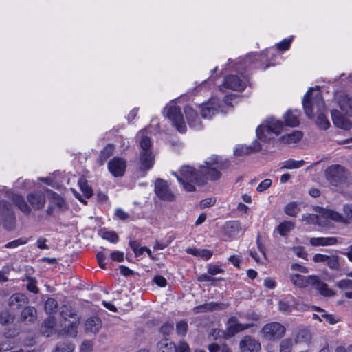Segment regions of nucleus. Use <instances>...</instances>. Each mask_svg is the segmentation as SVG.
I'll return each mask as SVG.
<instances>
[{
  "instance_id": "69168bd1",
  "label": "nucleus",
  "mask_w": 352,
  "mask_h": 352,
  "mask_svg": "<svg viewBox=\"0 0 352 352\" xmlns=\"http://www.w3.org/2000/svg\"><path fill=\"white\" fill-rule=\"evenodd\" d=\"M216 202V199L212 197L206 198L200 201V207L205 208L213 206Z\"/></svg>"
},
{
  "instance_id": "a19ab883",
  "label": "nucleus",
  "mask_w": 352,
  "mask_h": 352,
  "mask_svg": "<svg viewBox=\"0 0 352 352\" xmlns=\"http://www.w3.org/2000/svg\"><path fill=\"white\" fill-rule=\"evenodd\" d=\"M74 348L72 343L63 342L58 344L52 352H73Z\"/></svg>"
},
{
  "instance_id": "9b49d317",
  "label": "nucleus",
  "mask_w": 352,
  "mask_h": 352,
  "mask_svg": "<svg viewBox=\"0 0 352 352\" xmlns=\"http://www.w3.org/2000/svg\"><path fill=\"white\" fill-rule=\"evenodd\" d=\"M155 192L162 200L173 201L174 194L170 191L167 182L162 179H157L155 182Z\"/></svg>"
},
{
  "instance_id": "473e14b6",
  "label": "nucleus",
  "mask_w": 352,
  "mask_h": 352,
  "mask_svg": "<svg viewBox=\"0 0 352 352\" xmlns=\"http://www.w3.org/2000/svg\"><path fill=\"white\" fill-rule=\"evenodd\" d=\"M175 344L165 338L157 343V349L160 352H174Z\"/></svg>"
},
{
  "instance_id": "a878e982",
  "label": "nucleus",
  "mask_w": 352,
  "mask_h": 352,
  "mask_svg": "<svg viewBox=\"0 0 352 352\" xmlns=\"http://www.w3.org/2000/svg\"><path fill=\"white\" fill-rule=\"evenodd\" d=\"M316 280L313 284V287L319 291L320 294L324 296H332L335 294L333 290L329 288L327 284L322 282L319 277L316 276Z\"/></svg>"
},
{
  "instance_id": "4be33fe9",
  "label": "nucleus",
  "mask_w": 352,
  "mask_h": 352,
  "mask_svg": "<svg viewBox=\"0 0 352 352\" xmlns=\"http://www.w3.org/2000/svg\"><path fill=\"white\" fill-rule=\"evenodd\" d=\"M154 155L152 152L140 153V168L142 170H148L154 164Z\"/></svg>"
},
{
  "instance_id": "bf43d9fd",
  "label": "nucleus",
  "mask_w": 352,
  "mask_h": 352,
  "mask_svg": "<svg viewBox=\"0 0 352 352\" xmlns=\"http://www.w3.org/2000/svg\"><path fill=\"white\" fill-rule=\"evenodd\" d=\"M292 43V38H285L277 44V48L279 50H287L289 48Z\"/></svg>"
},
{
  "instance_id": "6e6d98bb",
  "label": "nucleus",
  "mask_w": 352,
  "mask_h": 352,
  "mask_svg": "<svg viewBox=\"0 0 352 352\" xmlns=\"http://www.w3.org/2000/svg\"><path fill=\"white\" fill-rule=\"evenodd\" d=\"M174 352H190L189 345L184 341H180L175 346Z\"/></svg>"
},
{
  "instance_id": "37998d69",
  "label": "nucleus",
  "mask_w": 352,
  "mask_h": 352,
  "mask_svg": "<svg viewBox=\"0 0 352 352\" xmlns=\"http://www.w3.org/2000/svg\"><path fill=\"white\" fill-rule=\"evenodd\" d=\"M101 237L111 243H116L118 241V235L113 231H102Z\"/></svg>"
},
{
  "instance_id": "f257e3e1",
  "label": "nucleus",
  "mask_w": 352,
  "mask_h": 352,
  "mask_svg": "<svg viewBox=\"0 0 352 352\" xmlns=\"http://www.w3.org/2000/svg\"><path fill=\"white\" fill-rule=\"evenodd\" d=\"M318 89L319 87L316 86L307 92L302 100V105L305 114L309 118H314V111L316 110L318 115L315 120L316 124L320 129H327L330 124L325 116L324 103Z\"/></svg>"
},
{
  "instance_id": "58836bf2",
  "label": "nucleus",
  "mask_w": 352,
  "mask_h": 352,
  "mask_svg": "<svg viewBox=\"0 0 352 352\" xmlns=\"http://www.w3.org/2000/svg\"><path fill=\"white\" fill-rule=\"evenodd\" d=\"M78 185L85 197L90 198L93 195V190L88 185L87 181L85 179L82 178L79 179Z\"/></svg>"
},
{
  "instance_id": "ddd939ff",
  "label": "nucleus",
  "mask_w": 352,
  "mask_h": 352,
  "mask_svg": "<svg viewBox=\"0 0 352 352\" xmlns=\"http://www.w3.org/2000/svg\"><path fill=\"white\" fill-rule=\"evenodd\" d=\"M126 168V162L119 157H114L108 163V169L114 177L123 176Z\"/></svg>"
},
{
  "instance_id": "6ab92c4d",
  "label": "nucleus",
  "mask_w": 352,
  "mask_h": 352,
  "mask_svg": "<svg viewBox=\"0 0 352 352\" xmlns=\"http://www.w3.org/2000/svg\"><path fill=\"white\" fill-rule=\"evenodd\" d=\"M184 112L190 127L195 130L201 129V122L197 112L191 107L189 106L185 107Z\"/></svg>"
},
{
  "instance_id": "1a4fd4ad",
  "label": "nucleus",
  "mask_w": 352,
  "mask_h": 352,
  "mask_svg": "<svg viewBox=\"0 0 352 352\" xmlns=\"http://www.w3.org/2000/svg\"><path fill=\"white\" fill-rule=\"evenodd\" d=\"M253 326L252 323L243 324L239 322L236 317H230L226 323V329L223 332V336L226 338H232L235 334L245 330Z\"/></svg>"
},
{
  "instance_id": "4d7b16f0",
  "label": "nucleus",
  "mask_w": 352,
  "mask_h": 352,
  "mask_svg": "<svg viewBox=\"0 0 352 352\" xmlns=\"http://www.w3.org/2000/svg\"><path fill=\"white\" fill-rule=\"evenodd\" d=\"M271 186L272 180L270 179H265L258 184L256 190L261 192L268 189Z\"/></svg>"
},
{
  "instance_id": "20e7f679",
  "label": "nucleus",
  "mask_w": 352,
  "mask_h": 352,
  "mask_svg": "<svg viewBox=\"0 0 352 352\" xmlns=\"http://www.w3.org/2000/svg\"><path fill=\"white\" fill-rule=\"evenodd\" d=\"M172 174L177 177L178 182L183 186L186 191H195V187L193 184L199 185V178H201L199 170L195 171L192 167L184 166L180 169V175H178L175 172H173Z\"/></svg>"
},
{
  "instance_id": "c9c22d12",
  "label": "nucleus",
  "mask_w": 352,
  "mask_h": 352,
  "mask_svg": "<svg viewBox=\"0 0 352 352\" xmlns=\"http://www.w3.org/2000/svg\"><path fill=\"white\" fill-rule=\"evenodd\" d=\"M284 211L288 216L296 217L300 212V208L296 202L292 201L285 206Z\"/></svg>"
},
{
  "instance_id": "f3484780",
  "label": "nucleus",
  "mask_w": 352,
  "mask_h": 352,
  "mask_svg": "<svg viewBox=\"0 0 352 352\" xmlns=\"http://www.w3.org/2000/svg\"><path fill=\"white\" fill-rule=\"evenodd\" d=\"M336 97L342 111L348 116H352V96L344 93H338Z\"/></svg>"
},
{
  "instance_id": "f8f14e48",
  "label": "nucleus",
  "mask_w": 352,
  "mask_h": 352,
  "mask_svg": "<svg viewBox=\"0 0 352 352\" xmlns=\"http://www.w3.org/2000/svg\"><path fill=\"white\" fill-rule=\"evenodd\" d=\"M79 319L74 315H69V318H65L63 325V329L60 333L70 337H76L78 333V325Z\"/></svg>"
},
{
  "instance_id": "864d4df0",
  "label": "nucleus",
  "mask_w": 352,
  "mask_h": 352,
  "mask_svg": "<svg viewBox=\"0 0 352 352\" xmlns=\"http://www.w3.org/2000/svg\"><path fill=\"white\" fill-rule=\"evenodd\" d=\"M234 152V155L236 156L245 155H248V154L252 153L250 149V147H248V146H244V145L237 146V147L235 148Z\"/></svg>"
},
{
  "instance_id": "5fc2aeb1",
  "label": "nucleus",
  "mask_w": 352,
  "mask_h": 352,
  "mask_svg": "<svg viewBox=\"0 0 352 352\" xmlns=\"http://www.w3.org/2000/svg\"><path fill=\"white\" fill-rule=\"evenodd\" d=\"M173 330V322H166L164 323L160 329V332L163 334L164 337L168 336L170 333Z\"/></svg>"
},
{
  "instance_id": "0e129e2a",
  "label": "nucleus",
  "mask_w": 352,
  "mask_h": 352,
  "mask_svg": "<svg viewBox=\"0 0 352 352\" xmlns=\"http://www.w3.org/2000/svg\"><path fill=\"white\" fill-rule=\"evenodd\" d=\"M25 243H26V241L23 240L21 239H19L14 240L11 242L6 243L5 245V247L6 248H15L18 247L19 245H23Z\"/></svg>"
},
{
  "instance_id": "603ef678",
  "label": "nucleus",
  "mask_w": 352,
  "mask_h": 352,
  "mask_svg": "<svg viewBox=\"0 0 352 352\" xmlns=\"http://www.w3.org/2000/svg\"><path fill=\"white\" fill-rule=\"evenodd\" d=\"M14 320V316L12 314H10L8 311H2L0 314V322L2 324H9L12 322Z\"/></svg>"
},
{
  "instance_id": "f03ea898",
  "label": "nucleus",
  "mask_w": 352,
  "mask_h": 352,
  "mask_svg": "<svg viewBox=\"0 0 352 352\" xmlns=\"http://www.w3.org/2000/svg\"><path fill=\"white\" fill-rule=\"evenodd\" d=\"M228 162L217 155H212L199 166L201 178H199V185H203L208 180H217L221 177V170L228 167Z\"/></svg>"
},
{
  "instance_id": "a18cd8bd",
  "label": "nucleus",
  "mask_w": 352,
  "mask_h": 352,
  "mask_svg": "<svg viewBox=\"0 0 352 352\" xmlns=\"http://www.w3.org/2000/svg\"><path fill=\"white\" fill-rule=\"evenodd\" d=\"M210 352H232L227 344L219 345L216 343L210 344L208 346Z\"/></svg>"
},
{
  "instance_id": "c03bdc74",
  "label": "nucleus",
  "mask_w": 352,
  "mask_h": 352,
  "mask_svg": "<svg viewBox=\"0 0 352 352\" xmlns=\"http://www.w3.org/2000/svg\"><path fill=\"white\" fill-rule=\"evenodd\" d=\"M58 307V302L54 298H48L45 304V309L47 314H52L56 312Z\"/></svg>"
},
{
  "instance_id": "7ed1b4c3",
  "label": "nucleus",
  "mask_w": 352,
  "mask_h": 352,
  "mask_svg": "<svg viewBox=\"0 0 352 352\" xmlns=\"http://www.w3.org/2000/svg\"><path fill=\"white\" fill-rule=\"evenodd\" d=\"M26 198L30 205L25 198L19 194H14L11 197L13 204L25 215L31 213L32 208L34 210L43 208L46 201L45 196L41 191L30 192L28 194Z\"/></svg>"
},
{
  "instance_id": "e2e57ef3",
  "label": "nucleus",
  "mask_w": 352,
  "mask_h": 352,
  "mask_svg": "<svg viewBox=\"0 0 352 352\" xmlns=\"http://www.w3.org/2000/svg\"><path fill=\"white\" fill-rule=\"evenodd\" d=\"M278 307L280 311H281L283 313L288 314L291 312L293 309L292 306L288 305L285 301H280L278 303Z\"/></svg>"
},
{
  "instance_id": "b1692460",
  "label": "nucleus",
  "mask_w": 352,
  "mask_h": 352,
  "mask_svg": "<svg viewBox=\"0 0 352 352\" xmlns=\"http://www.w3.org/2000/svg\"><path fill=\"white\" fill-rule=\"evenodd\" d=\"M336 237H313L309 240V243L312 246H327L337 243Z\"/></svg>"
},
{
  "instance_id": "f704fd0d",
  "label": "nucleus",
  "mask_w": 352,
  "mask_h": 352,
  "mask_svg": "<svg viewBox=\"0 0 352 352\" xmlns=\"http://www.w3.org/2000/svg\"><path fill=\"white\" fill-rule=\"evenodd\" d=\"M294 228V224L289 221H285L280 223L278 227L277 230L280 236H286Z\"/></svg>"
},
{
  "instance_id": "ea45409f",
  "label": "nucleus",
  "mask_w": 352,
  "mask_h": 352,
  "mask_svg": "<svg viewBox=\"0 0 352 352\" xmlns=\"http://www.w3.org/2000/svg\"><path fill=\"white\" fill-rule=\"evenodd\" d=\"M293 340L287 338L282 340L279 344V352H292Z\"/></svg>"
},
{
  "instance_id": "c85d7f7f",
  "label": "nucleus",
  "mask_w": 352,
  "mask_h": 352,
  "mask_svg": "<svg viewBox=\"0 0 352 352\" xmlns=\"http://www.w3.org/2000/svg\"><path fill=\"white\" fill-rule=\"evenodd\" d=\"M299 112L298 111H292L289 110L284 116V120L287 126L295 127L299 124Z\"/></svg>"
},
{
  "instance_id": "de8ad7c7",
  "label": "nucleus",
  "mask_w": 352,
  "mask_h": 352,
  "mask_svg": "<svg viewBox=\"0 0 352 352\" xmlns=\"http://www.w3.org/2000/svg\"><path fill=\"white\" fill-rule=\"evenodd\" d=\"M216 111L217 109L214 107L206 104L202 107L201 114L204 118H211Z\"/></svg>"
},
{
  "instance_id": "338daca9",
  "label": "nucleus",
  "mask_w": 352,
  "mask_h": 352,
  "mask_svg": "<svg viewBox=\"0 0 352 352\" xmlns=\"http://www.w3.org/2000/svg\"><path fill=\"white\" fill-rule=\"evenodd\" d=\"M110 258L115 261L121 262L124 260V253L120 251H114L110 254Z\"/></svg>"
},
{
  "instance_id": "680f3d73",
  "label": "nucleus",
  "mask_w": 352,
  "mask_h": 352,
  "mask_svg": "<svg viewBox=\"0 0 352 352\" xmlns=\"http://www.w3.org/2000/svg\"><path fill=\"white\" fill-rule=\"evenodd\" d=\"M292 250L298 257L305 258L307 256V252H305L304 248L301 246L294 247L292 248Z\"/></svg>"
},
{
  "instance_id": "5701e85b",
  "label": "nucleus",
  "mask_w": 352,
  "mask_h": 352,
  "mask_svg": "<svg viewBox=\"0 0 352 352\" xmlns=\"http://www.w3.org/2000/svg\"><path fill=\"white\" fill-rule=\"evenodd\" d=\"M101 327L102 321L96 316L87 318L85 322V329L87 333H96Z\"/></svg>"
},
{
  "instance_id": "e433bc0d",
  "label": "nucleus",
  "mask_w": 352,
  "mask_h": 352,
  "mask_svg": "<svg viewBox=\"0 0 352 352\" xmlns=\"http://www.w3.org/2000/svg\"><path fill=\"white\" fill-rule=\"evenodd\" d=\"M305 164L304 160L296 161L294 160H289L283 163L280 166L282 169H294L302 167Z\"/></svg>"
},
{
  "instance_id": "39448f33",
  "label": "nucleus",
  "mask_w": 352,
  "mask_h": 352,
  "mask_svg": "<svg viewBox=\"0 0 352 352\" xmlns=\"http://www.w3.org/2000/svg\"><path fill=\"white\" fill-rule=\"evenodd\" d=\"M283 124L280 120L274 118H269L265 124H261L256 129L257 138L263 142H267L273 138V135H278L283 130Z\"/></svg>"
},
{
  "instance_id": "cd10ccee",
  "label": "nucleus",
  "mask_w": 352,
  "mask_h": 352,
  "mask_svg": "<svg viewBox=\"0 0 352 352\" xmlns=\"http://www.w3.org/2000/svg\"><path fill=\"white\" fill-rule=\"evenodd\" d=\"M302 138V133L300 131H294L290 133H287L281 136L279 140L285 144H294L300 140Z\"/></svg>"
},
{
  "instance_id": "412c9836",
  "label": "nucleus",
  "mask_w": 352,
  "mask_h": 352,
  "mask_svg": "<svg viewBox=\"0 0 352 352\" xmlns=\"http://www.w3.org/2000/svg\"><path fill=\"white\" fill-rule=\"evenodd\" d=\"M228 307L227 304L225 303H217L214 302H210L208 303H204L203 305H200L194 307L193 311L195 314L198 313H204L207 311H212L215 310H223L226 309Z\"/></svg>"
},
{
  "instance_id": "09e8293b",
  "label": "nucleus",
  "mask_w": 352,
  "mask_h": 352,
  "mask_svg": "<svg viewBox=\"0 0 352 352\" xmlns=\"http://www.w3.org/2000/svg\"><path fill=\"white\" fill-rule=\"evenodd\" d=\"M140 146L141 148L140 153L144 152H151V142L149 138L147 136H142L140 141Z\"/></svg>"
},
{
  "instance_id": "9d476101",
  "label": "nucleus",
  "mask_w": 352,
  "mask_h": 352,
  "mask_svg": "<svg viewBox=\"0 0 352 352\" xmlns=\"http://www.w3.org/2000/svg\"><path fill=\"white\" fill-rule=\"evenodd\" d=\"M14 213L10 204L6 201H0V221H5L4 226L8 230H12L14 226Z\"/></svg>"
},
{
  "instance_id": "4468645a",
  "label": "nucleus",
  "mask_w": 352,
  "mask_h": 352,
  "mask_svg": "<svg viewBox=\"0 0 352 352\" xmlns=\"http://www.w3.org/2000/svg\"><path fill=\"white\" fill-rule=\"evenodd\" d=\"M289 280L293 285L299 288H304L309 285L313 286L314 281H316V276H305L299 274H290Z\"/></svg>"
},
{
  "instance_id": "3c124183",
  "label": "nucleus",
  "mask_w": 352,
  "mask_h": 352,
  "mask_svg": "<svg viewBox=\"0 0 352 352\" xmlns=\"http://www.w3.org/2000/svg\"><path fill=\"white\" fill-rule=\"evenodd\" d=\"M26 279L28 280L27 289L30 292L36 294L38 292V289L36 286V280L34 278L27 276Z\"/></svg>"
},
{
  "instance_id": "bb28decb",
  "label": "nucleus",
  "mask_w": 352,
  "mask_h": 352,
  "mask_svg": "<svg viewBox=\"0 0 352 352\" xmlns=\"http://www.w3.org/2000/svg\"><path fill=\"white\" fill-rule=\"evenodd\" d=\"M28 302L27 297L21 293L13 294L10 297L8 304L10 307H16V309L20 308Z\"/></svg>"
},
{
  "instance_id": "a211bd4d",
  "label": "nucleus",
  "mask_w": 352,
  "mask_h": 352,
  "mask_svg": "<svg viewBox=\"0 0 352 352\" xmlns=\"http://www.w3.org/2000/svg\"><path fill=\"white\" fill-rule=\"evenodd\" d=\"M223 86L226 88L242 91L245 87V83L236 75H230L225 78Z\"/></svg>"
},
{
  "instance_id": "423d86ee",
  "label": "nucleus",
  "mask_w": 352,
  "mask_h": 352,
  "mask_svg": "<svg viewBox=\"0 0 352 352\" xmlns=\"http://www.w3.org/2000/svg\"><path fill=\"white\" fill-rule=\"evenodd\" d=\"M286 333V327L278 322H271L265 324L261 334L263 339L268 341H278L283 338Z\"/></svg>"
},
{
  "instance_id": "6e6552de",
  "label": "nucleus",
  "mask_w": 352,
  "mask_h": 352,
  "mask_svg": "<svg viewBox=\"0 0 352 352\" xmlns=\"http://www.w3.org/2000/svg\"><path fill=\"white\" fill-rule=\"evenodd\" d=\"M324 173L327 180L335 186H339L346 179L345 169L339 164L329 166Z\"/></svg>"
},
{
  "instance_id": "dca6fc26",
  "label": "nucleus",
  "mask_w": 352,
  "mask_h": 352,
  "mask_svg": "<svg viewBox=\"0 0 352 352\" xmlns=\"http://www.w3.org/2000/svg\"><path fill=\"white\" fill-rule=\"evenodd\" d=\"M239 345L243 351L258 352L261 349L260 342L250 336H245Z\"/></svg>"
},
{
  "instance_id": "4c0bfd02",
  "label": "nucleus",
  "mask_w": 352,
  "mask_h": 352,
  "mask_svg": "<svg viewBox=\"0 0 352 352\" xmlns=\"http://www.w3.org/2000/svg\"><path fill=\"white\" fill-rule=\"evenodd\" d=\"M56 322L55 319L53 316H50L47 319H46L44 322L43 328L46 329V330H43V333L46 335V336H50L52 334Z\"/></svg>"
},
{
  "instance_id": "49530a36",
  "label": "nucleus",
  "mask_w": 352,
  "mask_h": 352,
  "mask_svg": "<svg viewBox=\"0 0 352 352\" xmlns=\"http://www.w3.org/2000/svg\"><path fill=\"white\" fill-rule=\"evenodd\" d=\"M129 246L133 251L135 256L142 255L146 250V247H140V243L137 241H131L129 242Z\"/></svg>"
},
{
  "instance_id": "72a5a7b5",
  "label": "nucleus",
  "mask_w": 352,
  "mask_h": 352,
  "mask_svg": "<svg viewBox=\"0 0 352 352\" xmlns=\"http://www.w3.org/2000/svg\"><path fill=\"white\" fill-rule=\"evenodd\" d=\"M115 147L113 144H107L101 151L99 156L100 165H102L110 157L114 151Z\"/></svg>"
},
{
  "instance_id": "774afa93",
  "label": "nucleus",
  "mask_w": 352,
  "mask_h": 352,
  "mask_svg": "<svg viewBox=\"0 0 352 352\" xmlns=\"http://www.w3.org/2000/svg\"><path fill=\"white\" fill-rule=\"evenodd\" d=\"M343 212L346 218L352 221V204H346L343 206Z\"/></svg>"
},
{
  "instance_id": "13d9d810",
  "label": "nucleus",
  "mask_w": 352,
  "mask_h": 352,
  "mask_svg": "<svg viewBox=\"0 0 352 352\" xmlns=\"http://www.w3.org/2000/svg\"><path fill=\"white\" fill-rule=\"evenodd\" d=\"M188 324L184 321H180L176 324L177 333L179 335H184L187 331Z\"/></svg>"
},
{
  "instance_id": "aec40b11",
  "label": "nucleus",
  "mask_w": 352,
  "mask_h": 352,
  "mask_svg": "<svg viewBox=\"0 0 352 352\" xmlns=\"http://www.w3.org/2000/svg\"><path fill=\"white\" fill-rule=\"evenodd\" d=\"M331 118L333 124L344 130H349L351 127V123L344 116H343L339 111L338 110H332L331 111Z\"/></svg>"
},
{
  "instance_id": "8fccbe9b",
  "label": "nucleus",
  "mask_w": 352,
  "mask_h": 352,
  "mask_svg": "<svg viewBox=\"0 0 352 352\" xmlns=\"http://www.w3.org/2000/svg\"><path fill=\"white\" fill-rule=\"evenodd\" d=\"M207 272L210 275L214 276L223 273L224 270L221 265L210 263L207 265Z\"/></svg>"
},
{
  "instance_id": "79ce46f5",
  "label": "nucleus",
  "mask_w": 352,
  "mask_h": 352,
  "mask_svg": "<svg viewBox=\"0 0 352 352\" xmlns=\"http://www.w3.org/2000/svg\"><path fill=\"white\" fill-rule=\"evenodd\" d=\"M339 256L338 255L329 256L327 260V266L333 270H340Z\"/></svg>"
},
{
  "instance_id": "393cba45",
  "label": "nucleus",
  "mask_w": 352,
  "mask_h": 352,
  "mask_svg": "<svg viewBox=\"0 0 352 352\" xmlns=\"http://www.w3.org/2000/svg\"><path fill=\"white\" fill-rule=\"evenodd\" d=\"M223 230L228 236H234L241 230L240 223L238 221H227L223 226Z\"/></svg>"
},
{
  "instance_id": "2eb2a0df",
  "label": "nucleus",
  "mask_w": 352,
  "mask_h": 352,
  "mask_svg": "<svg viewBox=\"0 0 352 352\" xmlns=\"http://www.w3.org/2000/svg\"><path fill=\"white\" fill-rule=\"evenodd\" d=\"M314 211L318 214H320L321 217L326 220L329 219L340 223L346 222L345 218L342 214L336 211L329 209H325L320 206H316L314 208Z\"/></svg>"
},
{
  "instance_id": "052dcab7",
  "label": "nucleus",
  "mask_w": 352,
  "mask_h": 352,
  "mask_svg": "<svg viewBox=\"0 0 352 352\" xmlns=\"http://www.w3.org/2000/svg\"><path fill=\"white\" fill-rule=\"evenodd\" d=\"M243 317L249 322L248 323H252L253 324H254V322L259 320L258 315L256 314L254 311H250V312L245 314L243 316Z\"/></svg>"
},
{
  "instance_id": "0eeeda50",
  "label": "nucleus",
  "mask_w": 352,
  "mask_h": 352,
  "mask_svg": "<svg viewBox=\"0 0 352 352\" xmlns=\"http://www.w3.org/2000/svg\"><path fill=\"white\" fill-rule=\"evenodd\" d=\"M166 116L179 133H184L186 131L187 128L179 107L176 105L167 107Z\"/></svg>"
},
{
  "instance_id": "7c9ffc66",
  "label": "nucleus",
  "mask_w": 352,
  "mask_h": 352,
  "mask_svg": "<svg viewBox=\"0 0 352 352\" xmlns=\"http://www.w3.org/2000/svg\"><path fill=\"white\" fill-rule=\"evenodd\" d=\"M322 217L320 214H303L302 216V220L310 224H317L319 226L325 225V222L322 220Z\"/></svg>"
},
{
  "instance_id": "c756f323",
  "label": "nucleus",
  "mask_w": 352,
  "mask_h": 352,
  "mask_svg": "<svg viewBox=\"0 0 352 352\" xmlns=\"http://www.w3.org/2000/svg\"><path fill=\"white\" fill-rule=\"evenodd\" d=\"M36 319V310L34 307H25L21 313V320L25 322H34Z\"/></svg>"
},
{
  "instance_id": "2f4dec72",
  "label": "nucleus",
  "mask_w": 352,
  "mask_h": 352,
  "mask_svg": "<svg viewBox=\"0 0 352 352\" xmlns=\"http://www.w3.org/2000/svg\"><path fill=\"white\" fill-rule=\"evenodd\" d=\"M337 285L339 288L344 290V296L347 298H352V280H341L337 283Z\"/></svg>"
}]
</instances>
